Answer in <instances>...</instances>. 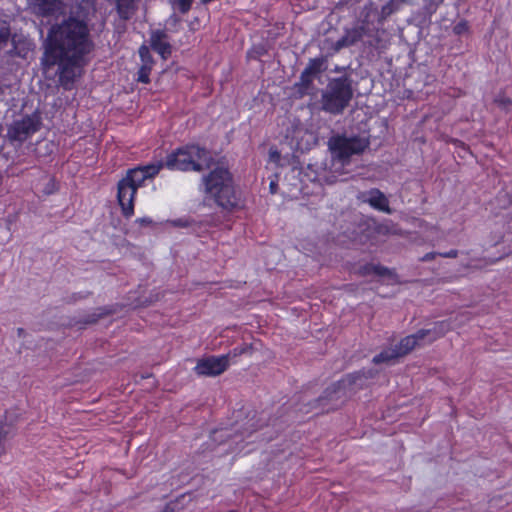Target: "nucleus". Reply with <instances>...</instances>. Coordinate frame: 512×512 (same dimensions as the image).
I'll return each mask as SVG.
<instances>
[{
  "instance_id": "f257e3e1",
  "label": "nucleus",
  "mask_w": 512,
  "mask_h": 512,
  "mask_svg": "<svg viewBox=\"0 0 512 512\" xmlns=\"http://www.w3.org/2000/svg\"><path fill=\"white\" fill-rule=\"evenodd\" d=\"M94 48L87 21L70 15L48 29L41 64L46 70L57 66L59 85L71 90L77 70L86 64V57Z\"/></svg>"
},
{
  "instance_id": "f03ea898",
  "label": "nucleus",
  "mask_w": 512,
  "mask_h": 512,
  "mask_svg": "<svg viewBox=\"0 0 512 512\" xmlns=\"http://www.w3.org/2000/svg\"><path fill=\"white\" fill-rule=\"evenodd\" d=\"M212 160L209 150L195 143H188L173 149L165 160L139 165L145 180L156 177L163 168L170 171L202 172Z\"/></svg>"
},
{
  "instance_id": "7ed1b4c3",
  "label": "nucleus",
  "mask_w": 512,
  "mask_h": 512,
  "mask_svg": "<svg viewBox=\"0 0 512 512\" xmlns=\"http://www.w3.org/2000/svg\"><path fill=\"white\" fill-rule=\"evenodd\" d=\"M204 200L214 203L227 212L243 207L241 191L237 188L232 173L224 167H215L202 178Z\"/></svg>"
},
{
  "instance_id": "20e7f679",
  "label": "nucleus",
  "mask_w": 512,
  "mask_h": 512,
  "mask_svg": "<svg viewBox=\"0 0 512 512\" xmlns=\"http://www.w3.org/2000/svg\"><path fill=\"white\" fill-rule=\"evenodd\" d=\"M353 98L352 81L348 76L332 78L321 95V109L332 115H340Z\"/></svg>"
},
{
  "instance_id": "39448f33",
  "label": "nucleus",
  "mask_w": 512,
  "mask_h": 512,
  "mask_svg": "<svg viewBox=\"0 0 512 512\" xmlns=\"http://www.w3.org/2000/svg\"><path fill=\"white\" fill-rule=\"evenodd\" d=\"M145 181L144 173L139 166L129 169L125 177L119 180L117 201L124 218L129 219L134 215L135 196Z\"/></svg>"
},
{
  "instance_id": "423d86ee",
  "label": "nucleus",
  "mask_w": 512,
  "mask_h": 512,
  "mask_svg": "<svg viewBox=\"0 0 512 512\" xmlns=\"http://www.w3.org/2000/svg\"><path fill=\"white\" fill-rule=\"evenodd\" d=\"M369 140L358 135L337 134L329 138L328 148L334 159L348 163L352 156L362 154L369 146Z\"/></svg>"
},
{
  "instance_id": "0eeeda50",
  "label": "nucleus",
  "mask_w": 512,
  "mask_h": 512,
  "mask_svg": "<svg viewBox=\"0 0 512 512\" xmlns=\"http://www.w3.org/2000/svg\"><path fill=\"white\" fill-rule=\"evenodd\" d=\"M41 125V117L38 113L25 115L10 126L8 135L14 141L24 142L38 132Z\"/></svg>"
},
{
  "instance_id": "6e6552de",
  "label": "nucleus",
  "mask_w": 512,
  "mask_h": 512,
  "mask_svg": "<svg viewBox=\"0 0 512 512\" xmlns=\"http://www.w3.org/2000/svg\"><path fill=\"white\" fill-rule=\"evenodd\" d=\"M229 365V355L208 356L199 359L194 370L197 375L214 377L224 373Z\"/></svg>"
},
{
  "instance_id": "1a4fd4ad",
  "label": "nucleus",
  "mask_w": 512,
  "mask_h": 512,
  "mask_svg": "<svg viewBox=\"0 0 512 512\" xmlns=\"http://www.w3.org/2000/svg\"><path fill=\"white\" fill-rule=\"evenodd\" d=\"M367 32L366 23L356 24L353 27L346 28L344 35L334 42L331 46L332 54L338 53L346 47H350L363 39Z\"/></svg>"
},
{
  "instance_id": "9d476101",
  "label": "nucleus",
  "mask_w": 512,
  "mask_h": 512,
  "mask_svg": "<svg viewBox=\"0 0 512 512\" xmlns=\"http://www.w3.org/2000/svg\"><path fill=\"white\" fill-rule=\"evenodd\" d=\"M167 38L166 32L160 29L154 30L150 34V46L163 60H167L172 54V46Z\"/></svg>"
},
{
  "instance_id": "9b49d317",
  "label": "nucleus",
  "mask_w": 512,
  "mask_h": 512,
  "mask_svg": "<svg viewBox=\"0 0 512 512\" xmlns=\"http://www.w3.org/2000/svg\"><path fill=\"white\" fill-rule=\"evenodd\" d=\"M358 378L357 374L347 375L345 378L339 380L336 383H333L331 386L326 388L324 391V395L319 399L321 405H324L322 402L326 400L339 399L341 396L342 390H344L347 386H352L356 383Z\"/></svg>"
},
{
  "instance_id": "f8f14e48",
  "label": "nucleus",
  "mask_w": 512,
  "mask_h": 512,
  "mask_svg": "<svg viewBox=\"0 0 512 512\" xmlns=\"http://www.w3.org/2000/svg\"><path fill=\"white\" fill-rule=\"evenodd\" d=\"M430 334V330L420 329L415 334L408 335L400 340V342L394 346L395 350L399 354V357H403L410 353L426 336Z\"/></svg>"
},
{
  "instance_id": "ddd939ff",
  "label": "nucleus",
  "mask_w": 512,
  "mask_h": 512,
  "mask_svg": "<svg viewBox=\"0 0 512 512\" xmlns=\"http://www.w3.org/2000/svg\"><path fill=\"white\" fill-rule=\"evenodd\" d=\"M33 12L41 17L55 15L61 6V0H28Z\"/></svg>"
},
{
  "instance_id": "4468645a",
  "label": "nucleus",
  "mask_w": 512,
  "mask_h": 512,
  "mask_svg": "<svg viewBox=\"0 0 512 512\" xmlns=\"http://www.w3.org/2000/svg\"><path fill=\"white\" fill-rule=\"evenodd\" d=\"M369 205L376 210L391 213V209L389 207V201L387 197L381 192L379 189H371L369 191V198L367 200Z\"/></svg>"
},
{
  "instance_id": "2eb2a0df",
  "label": "nucleus",
  "mask_w": 512,
  "mask_h": 512,
  "mask_svg": "<svg viewBox=\"0 0 512 512\" xmlns=\"http://www.w3.org/2000/svg\"><path fill=\"white\" fill-rule=\"evenodd\" d=\"M115 8L119 18L128 21L137 11V0H116Z\"/></svg>"
},
{
  "instance_id": "dca6fc26",
  "label": "nucleus",
  "mask_w": 512,
  "mask_h": 512,
  "mask_svg": "<svg viewBox=\"0 0 512 512\" xmlns=\"http://www.w3.org/2000/svg\"><path fill=\"white\" fill-rule=\"evenodd\" d=\"M328 67V57L327 56H319L315 58L309 59L307 66L304 68L308 74L316 77L319 74L325 72Z\"/></svg>"
},
{
  "instance_id": "f3484780",
  "label": "nucleus",
  "mask_w": 512,
  "mask_h": 512,
  "mask_svg": "<svg viewBox=\"0 0 512 512\" xmlns=\"http://www.w3.org/2000/svg\"><path fill=\"white\" fill-rule=\"evenodd\" d=\"M452 329L451 323L447 320L438 321L434 324L433 328L429 329L432 337L430 341H435L438 338L443 337L447 332Z\"/></svg>"
},
{
  "instance_id": "a211bd4d",
  "label": "nucleus",
  "mask_w": 512,
  "mask_h": 512,
  "mask_svg": "<svg viewBox=\"0 0 512 512\" xmlns=\"http://www.w3.org/2000/svg\"><path fill=\"white\" fill-rule=\"evenodd\" d=\"M405 0H389L385 5L381 7L380 20L387 19L390 15L400 9Z\"/></svg>"
},
{
  "instance_id": "6ab92c4d",
  "label": "nucleus",
  "mask_w": 512,
  "mask_h": 512,
  "mask_svg": "<svg viewBox=\"0 0 512 512\" xmlns=\"http://www.w3.org/2000/svg\"><path fill=\"white\" fill-rule=\"evenodd\" d=\"M405 0H389L385 5L381 7L380 20L387 19L390 15L400 9Z\"/></svg>"
},
{
  "instance_id": "aec40b11",
  "label": "nucleus",
  "mask_w": 512,
  "mask_h": 512,
  "mask_svg": "<svg viewBox=\"0 0 512 512\" xmlns=\"http://www.w3.org/2000/svg\"><path fill=\"white\" fill-rule=\"evenodd\" d=\"M405 0H389L385 5L381 7L380 20L387 19L390 15L400 9Z\"/></svg>"
},
{
  "instance_id": "412c9836",
  "label": "nucleus",
  "mask_w": 512,
  "mask_h": 512,
  "mask_svg": "<svg viewBox=\"0 0 512 512\" xmlns=\"http://www.w3.org/2000/svg\"><path fill=\"white\" fill-rule=\"evenodd\" d=\"M398 358H400L399 354L393 347V348H387V349L382 350L379 354H377L373 357L372 362L374 364L388 363V362L398 359Z\"/></svg>"
},
{
  "instance_id": "4be33fe9",
  "label": "nucleus",
  "mask_w": 512,
  "mask_h": 512,
  "mask_svg": "<svg viewBox=\"0 0 512 512\" xmlns=\"http://www.w3.org/2000/svg\"><path fill=\"white\" fill-rule=\"evenodd\" d=\"M138 54L141 60V65H147L150 67H154L155 60L150 53L149 47L145 44H142L138 49Z\"/></svg>"
},
{
  "instance_id": "5701e85b",
  "label": "nucleus",
  "mask_w": 512,
  "mask_h": 512,
  "mask_svg": "<svg viewBox=\"0 0 512 512\" xmlns=\"http://www.w3.org/2000/svg\"><path fill=\"white\" fill-rule=\"evenodd\" d=\"M11 36V27L8 21L0 19V48L7 45Z\"/></svg>"
},
{
  "instance_id": "b1692460",
  "label": "nucleus",
  "mask_w": 512,
  "mask_h": 512,
  "mask_svg": "<svg viewBox=\"0 0 512 512\" xmlns=\"http://www.w3.org/2000/svg\"><path fill=\"white\" fill-rule=\"evenodd\" d=\"M152 69H153V67H150L147 65H140L138 72H137L136 81L143 83V84H149L151 81L150 74H151Z\"/></svg>"
},
{
  "instance_id": "393cba45",
  "label": "nucleus",
  "mask_w": 512,
  "mask_h": 512,
  "mask_svg": "<svg viewBox=\"0 0 512 512\" xmlns=\"http://www.w3.org/2000/svg\"><path fill=\"white\" fill-rule=\"evenodd\" d=\"M470 32L469 22L465 19L460 20L453 26V33L457 36L468 34Z\"/></svg>"
},
{
  "instance_id": "a878e982",
  "label": "nucleus",
  "mask_w": 512,
  "mask_h": 512,
  "mask_svg": "<svg viewBox=\"0 0 512 512\" xmlns=\"http://www.w3.org/2000/svg\"><path fill=\"white\" fill-rule=\"evenodd\" d=\"M314 76L308 74L305 70H303L300 74L299 86L303 90H308L313 85Z\"/></svg>"
},
{
  "instance_id": "bb28decb",
  "label": "nucleus",
  "mask_w": 512,
  "mask_h": 512,
  "mask_svg": "<svg viewBox=\"0 0 512 512\" xmlns=\"http://www.w3.org/2000/svg\"><path fill=\"white\" fill-rule=\"evenodd\" d=\"M251 347L247 344H243L241 346H237L235 348H233L229 353H227L226 355H229V359L231 357H237V356H240L242 354H245L247 353L248 351H250Z\"/></svg>"
},
{
  "instance_id": "cd10ccee",
  "label": "nucleus",
  "mask_w": 512,
  "mask_h": 512,
  "mask_svg": "<svg viewBox=\"0 0 512 512\" xmlns=\"http://www.w3.org/2000/svg\"><path fill=\"white\" fill-rule=\"evenodd\" d=\"M372 269L373 274L380 277L391 276L393 274V272L389 268L382 266L380 264H375V267H372Z\"/></svg>"
},
{
  "instance_id": "c85d7f7f",
  "label": "nucleus",
  "mask_w": 512,
  "mask_h": 512,
  "mask_svg": "<svg viewBox=\"0 0 512 512\" xmlns=\"http://www.w3.org/2000/svg\"><path fill=\"white\" fill-rule=\"evenodd\" d=\"M193 0H177L178 10L182 14H186L190 11Z\"/></svg>"
},
{
  "instance_id": "c756f323",
  "label": "nucleus",
  "mask_w": 512,
  "mask_h": 512,
  "mask_svg": "<svg viewBox=\"0 0 512 512\" xmlns=\"http://www.w3.org/2000/svg\"><path fill=\"white\" fill-rule=\"evenodd\" d=\"M7 430L5 429V425L0 424V457L5 454V440L7 437Z\"/></svg>"
},
{
  "instance_id": "7c9ffc66",
  "label": "nucleus",
  "mask_w": 512,
  "mask_h": 512,
  "mask_svg": "<svg viewBox=\"0 0 512 512\" xmlns=\"http://www.w3.org/2000/svg\"><path fill=\"white\" fill-rule=\"evenodd\" d=\"M170 224L174 227L187 228L191 226L192 221L188 218H178L170 221Z\"/></svg>"
},
{
  "instance_id": "2f4dec72",
  "label": "nucleus",
  "mask_w": 512,
  "mask_h": 512,
  "mask_svg": "<svg viewBox=\"0 0 512 512\" xmlns=\"http://www.w3.org/2000/svg\"><path fill=\"white\" fill-rule=\"evenodd\" d=\"M372 267H375V264L373 263H367L365 265H363L361 268H360V273L361 275L363 276H367V275H371L373 274V269Z\"/></svg>"
},
{
  "instance_id": "473e14b6",
  "label": "nucleus",
  "mask_w": 512,
  "mask_h": 512,
  "mask_svg": "<svg viewBox=\"0 0 512 512\" xmlns=\"http://www.w3.org/2000/svg\"><path fill=\"white\" fill-rule=\"evenodd\" d=\"M495 102L500 106V107H508V106H511L512 105V99H510L509 97H498Z\"/></svg>"
},
{
  "instance_id": "72a5a7b5",
  "label": "nucleus",
  "mask_w": 512,
  "mask_h": 512,
  "mask_svg": "<svg viewBox=\"0 0 512 512\" xmlns=\"http://www.w3.org/2000/svg\"><path fill=\"white\" fill-rule=\"evenodd\" d=\"M269 190L271 194H276L278 191V175L275 174L274 178L269 183Z\"/></svg>"
},
{
  "instance_id": "f704fd0d",
  "label": "nucleus",
  "mask_w": 512,
  "mask_h": 512,
  "mask_svg": "<svg viewBox=\"0 0 512 512\" xmlns=\"http://www.w3.org/2000/svg\"><path fill=\"white\" fill-rule=\"evenodd\" d=\"M104 313L101 312V313H93L91 315H88L85 320H84V324H93V323H96L97 320L103 315Z\"/></svg>"
},
{
  "instance_id": "c9c22d12",
  "label": "nucleus",
  "mask_w": 512,
  "mask_h": 512,
  "mask_svg": "<svg viewBox=\"0 0 512 512\" xmlns=\"http://www.w3.org/2000/svg\"><path fill=\"white\" fill-rule=\"evenodd\" d=\"M437 256H439V252H428L423 255L419 260L421 262H429L434 260Z\"/></svg>"
},
{
  "instance_id": "e433bc0d",
  "label": "nucleus",
  "mask_w": 512,
  "mask_h": 512,
  "mask_svg": "<svg viewBox=\"0 0 512 512\" xmlns=\"http://www.w3.org/2000/svg\"><path fill=\"white\" fill-rule=\"evenodd\" d=\"M439 256L443 258H456L458 256V250L451 249L447 252H439Z\"/></svg>"
},
{
  "instance_id": "4c0bfd02",
  "label": "nucleus",
  "mask_w": 512,
  "mask_h": 512,
  "mask_svg": "<svg viewBox=\"0 0 512 512\" xmlns=\"http://www.w3.org/2000/svg\"><path fill=\"white\" fill-rule=\"evenodd\" d=\"M141 226H149L153 223L152 219L149 217H141L136 220Z\"/></svg>"
},
{
  "instance_id": "58836bf2",
  "label": "nucleus",
  "mask_w": 512,
  "mask_h": 512,
  "mask_svg": "<svg viewBox=\"0 0 512 512\" xmlns=\"http://www.w3.org/2000/svg\"><path fill=\"white\" fill-rule=\"evenodd\" d=\"M159 512H174V506L172 503H167L164 508Z\"/></svg>"
},
{
  "instance_id": "ea45409f",
  "label": "nucleus",
  "mask_w": 512,
  "mask_h": 512,
  "mask_svg": "<svg viewBox=\"0 0 512 512\" xmlns=\"http://www.w3.org/2000/svg\"><path fill=\"white\" fill-rule=\"evenodd\" d=\"M507 196H508V195H507V193H506V192H505V193L501 192V193H499L498 198H501V197L506 198Z\"/></svg>"
},
{
  "instance_id": "a19ab883",
  "label": "nucleus",
  "mask_w": 512,
  "mask_h": 512,
  "mask_svg": "<svg viewBox=\"0 0 512 512\" xmlns=\"http://www.w3.org/2000/svg\"><path fill=\"white\" fill-rule=\"evenodd\" d=\"M335 407L327 408V411L333 410Z\"/></svg>"
}]
</instances>
